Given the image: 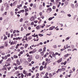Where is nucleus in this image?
<instances>
[{
	"mask_svg": "<svg viewBox=\"0 0 78 78\" xmlns=\"http://www.w3.org/2000/svg\"><path fill=\"white\" fill-rule=\"evenodd\" d=\"M42 51V49L41 48L38 51L39 52H41V51Z\"/></svg>",
	"mask_w": 78,
	"mask_h": 78,
	"instance_id": "42",
	"label": "nucleus"
},
{
	"mask_svg": "<svg viewBox=\"0 0 78 78\" xmlns=\"http://www.w3.org/2000/svg\"><path fill=\"white\" fill-rule=\"evenodd\" d=\"M45 60L46 61V62H47L48 61V60H49V59H48V58H46L45 59Z\"/></svg>",
	"mask_w": 78,
	"mask_h": 78,
	"instance_id": "58",
	"label": "nucleus"
},
{
	"mask_svg": "<svg viewBox=\"0 0 78 78\" xmlns=\"http://www.w3.org/2000/svg\"><path fill=\"white\" fill-rule=\"evenodd\" d=\"M67 16H68V17H71V15H70V14H67Z\"/></svg>",
	"mask_w": 78,
	"mask_h": 78,
	"instance_id": "63",
	"label": "nucleus"
},
{
	"mask_svg": "<svg viewBox=\"0 0 78 78\" xmlns=\"http://www.w3.org/2000/svg\"><path fill=\"white\" fill-rule=\"evenodd\" d=\"M69 56V54H67L66 55H64V57H67Z\"/></svg>",
	"mask_w": 78,
	"mask_h": 78,
	"instance_id": "30",
	"label": "nucleus"
},
{
	"mask_svg": "<svg viewBox=\"0 0 78 78\" xmlns=\"http://www.w3.org/2000/svg\"><path fill=\"white\" fill-rule=\"evenodd\" d=\"M73 73V71H72V70H70L69 73L71 74V73Z\"/></svg>",
	"mask_w": 78,
	"mask_h": 78,
	"instance_id": "38",
	"label": "nucleus"
},
{
	"mask_svg": "<svg viewBox=\"0 0 78 78\" xmlns=\"http://www.w3.org/2000/svg\"><path fill=\"white\" fill-rule=\"evenodd\" d=\"M23 61V60H22V58H20V61H19V59H17L16 60V64L18 65H19L20 64V63H22Z\"/></svg>",
	"mask_w": 78,
	"mask_h": 78,
	"instance_id": "1",
	"label": "nucleus"
},
{
	"mask_svg": "<svg viewBox=\"0 0 78 78\" xmlns=\"http://www.w3.org/2000/svg\"><path fill=\"white\" fill-rule=\"evenodd\" d=\"M16 30H14L13 32V34H15V33H16Z\"/></svg>",
	"mask_w": 78,
	"mask_h": 78,
	"instance_id": "60",
	"label": "nucleus"
},
{
	"mask_svg": "<svg viewBox=\"0 0 78 78\" xmlns=\"http://www.w3.org/2000/svg\"><path fill=\"white\" fill-rule=\"evenodd\" d=\"M26 55H27V57H29L30 56V55H29V54L28 53H27L26 54Z\"/></svg>",
	"mask_w": 78,
	"mask_h": 78,
	"instance_id": "28",
	"label": "nucleus"
},
{
	"mask_svg": "<svg viewBox=\"0 0 78 78\" xmlns=\"http://www.w3.org/2000/svg\"><path fill=\"white\" fill-rule=\"evenodd\" d=\"M67 63V61H66L64 62L63 63V64L64 65H66V64Z\"/></svg>",
	"mask_w": 78,
	"mask_h": 78,
	"instance_id": "44",
	"label": "nucleus"
},
{
	"mask_svg": "<svg viewBox=\"0 0 78 78\" xmlns=\"http://www.w3.org/2000/svg\"><path fill=\"white\" fill-rule=\"evenodd\" d=\"M49 78H52L53 77V75L51 74V73H50L49 74Z\"/></svg>",
	"mask_w": 78,
	"mask_h": 78,
	"instance_id": "15",
	"label": "nucleus"
},
{
	"mask_svg": "<svg viewBox=\"0 0 78 78\" xmlns=\"http://www.w3.org/2000/svg\"><path fill=\"white\" fill-rule=\"evenodd\" d=\"M17 3V1H16L13 3V4H16V3Z\"/></svg>",
	"mask_w": 78,
	"mask_h": 78,
	"instance_id": "51",
	"label": "nucleus"
},
{
	"mask_svg": "<svg viewBox=\"0 0 78 78\" xmlns=\"http://www.w3.org/2000/svg\"><path fill=\"white\" fill-rule=\"evenodd\" d=\"M7 39V37L6 36L3 39V41H5V39Z\"/></svg>",
	"mask_w": 78,
	"mask_h": 78,
	"instance_id": "37",
	"label": "nucleus"
},
{
	"mask_svg": "<svg viewBox=\"0 0 78 78\" xmlns=\"http://www.w3.org/2000/svg\"><path fill=\"white\" fill-rule=\"evenodd\" d=\"M38 20H39L40 22H41V21H42V20L41 19V18H40V17L38 18Z\"/></svg>",
	"mask_w": 78,
	"mask_h": 78,
	"instance_id": "50",
	"label": "nucleus"
},
{
	"mask_svg": "<svg viewBox=\"0 0 78 78\" xmlns=\"http://www.w3.org/2000/svg\"><path fill=\"white\" fill-rule=\"evenodd\" d=\"M14 68L15 70H17V69H18V68L17 67H14Z\"/></svg>",
	"mask_w": 78,
	"mask_h": 78,
	"instance_id": "45",
	"label": "nucleus"
},
{
	"mask_svg": "<svg viewBox=\"0 0 78 78\" xmlns=\"http://www.w3.org/2000/svg\"><path fill=\"white\" fill-rule=\"evenodd\" d=\"M23 26L24 27V28L25 29H27V26H26L25 24H24L23 25Z\"/></svg>",
	"mask_w": 78,
	"mask_h": 78,
	"instance_id": "14",
	"label": "nucleus"
},
{
	"mask_svg": "<svg viewBox=\"0 0 78 78\" xmlns=\"http://www.w3.org/2000/svg\"><path fill=\"white\" fill-rule=\"evenodd\" d=\"M29 72H32V73H33L34 72L33 71H32V70L31 69H30L29 70Z\"/></svg>",
	"mask_w": 78,
	"mask_h": 78,
	"instance_id": "56",
	"label": "nucleus"
},
{
	"mask_svg": "<svg viewBox=\"0 0 78 78\" xmlns=\"http://www.w3.org/2000/svg\"><path fill=\"white\" fill-rule=\"evenodd\" d=\"M29 62H31L33 59V55H31L29 58H28Z\"/></svg>",
	"mask_w": 78,
	"mask_h": 78,
	"instance_id": "2",
	"label": "nucleus"
},
{
	"mask_svg": "<svg viewBox=\"0 0 78 78\" xmlns=\"http://www.w3.org/2000/svg\"><path fill=\"white\" fill-rule=\"evenodd\" d=\"M6 62H11V58H9L6 60Z\"/></svg>",
	"mask_w": 78,
	"mask_h": 78,
	"instance_id": "4",
	"label": "nucleus"
},
{
	"mask_svg": "<svg viewBox=\"0 0 78 78\" xmlns=\"http://www.w3.org/2000/svg\"><path fill=\"white\" fill-rule=\"evenodd\" d=\"M49 56L51 58V59H53V58L52 56L51 55H49Z\"/></svg>",
	"mask_w": 78,
	"mask_h": 78,
	"instance_id": "55",
	"label": "nucleus"
},
{
	"mask_svg": "<svg viewBox=\"0 0 78 78\" xmlns=\"http://www.w3.org/2000/svg\"><path fill=\"white\" fill-rule=\"evenodd\" d=\"M36 76H39V73H37L36 74Z\"/></svg>",
	"mask_w": 78,
	"mask_h": 78,
	"instance_id": "59",
	"label": "nucleus"
},
{
	"mask_svg": "<svg viewBox=\"0 0 78 78\" xmlns=\"http://www.w3.org/2000/svg\"><path fill=\"white\" fill-rule=\"evenodd\" d=\"M23 73L24 75H27V71L25 70H23Z\"/></svg>",
	"mask_w": 78,
	"mask_h": 78,
	"instance_id": "8",
	"label": "nucleus"
},
{
	"mask_svg": "<svg viewBox=\"0 0 78 78\" xmlns=\"http://www.w3.org/2000/svg\"><path fill=\"white\" fill-rule=\"evenodd\" d=\"M42 66H44L45 65V62L44 61L43 62L42 64Z\"/></svg>",
	"mask_w": 78,
	"mask_h": 78,
	"instance_id": "48",
	"label": "nucleus"
},
{
	"mask_svg": "<svg viewBox=\"0 0 78 78\" xmlns=\"http://www.w3.org/2000/svg\"><path fill=\"white\" fill-rule=\"evenodd\" d=\"M75 50H76V51H77V49L76 48H74L73 50L72 51H75Z\"/></svg>",
	"mask_w": 78,
	"mask_h": 78,
	"instance_id": "53",
	"label": "nucleus"
},
{
	"mask_svg": "<svg viewBox=\"0 0 78 78\" xmlns=\"http://www.w3.org/2000/svg\"><path fill=\"white\" fill-rule=\"evenodd\" d=\"M48 75V73H46L45 74V76H47Z\"/></svg>",
	"mask_w": 78,
	"mask_h": 78,
	"instance_id": "39",
	"label": "nucleus"
},
{
	"mask_svg": "<svg viewBox=\"0 0 78 78\" xmlns=\"http://www.w3.org/2000/svg\"><path fill=\"white\" fill-rule=\"evenodd\" d=\"M39 66H37L35 67V69H39Z\"/></svg>",
	"mask_w": 78,
	"mask_h": 78,
	"instance_id": "40",
	"label": "nucleus"
},
{
	"mask_svg": "<svg viewBox=\"0 0 78 78\" xmlns=\"http://www.w3.org/2000/svg\"><path fill=\"white\" fill-rule=\"evenodd\" d=\"M22 67V66H20L18 67V69L19 70Z\"/></svg>",
	"mask_w": 78,
	"mask_h": 78,
	"instance_id": "57",
	"label": "nucleus"
},
{
	"mask_svg": "<svg viewBox=\"0 0 78 78\" xmlns=\"http://www.w3.org/2000/svg\"><path fill=\"white\" fill-rule=\"evenodd\" d=\"M55 18L54 16H53V17H50L48 19V20H51L53 19H54Z\"/></svg>",
	"mask_w": 78,
	"mask_h": 78,
	"instance_id": "12",
	"label": "nucleus"
},
{
	"mask_svg": "<svg viewBox=\"0 0 78 78\" xmlns=\"http://www.w3.org/2000/svg\"><path fill=\"white\" fill-rule=\"evenodd\" d=\"M48 11H50V12H51V11H52V9H51V8H48L47 9V12Z\"/></svg>",
	"mask_w": 78,
	"mask_h": 78,
	"instance_id": "6",
	"label": "nucleus"
},
{
	"mask_svg": "<svg viewBox=\"0 0 78 78\" xmlns=\"http://www.w3.org/2000/svg\"><path fill=\"white\" fill-rule=\"evenodd\" d=\"M41 56H44V52L43 51L41 52L40 53Z\"/></svg>",
	"mask_w": 78,
	"mask_h": 78,
	"instance_id": "20",
	"label": "nucleus"
},
{
	"mask_svg": "<svg viewBox=\"0 0 78 78\" xmlns=\"http://www.w3.org/2000/svg\"><path fill=\"white\" fill-rule=\"evenodd\" d=\"M44 69V67H43V66H41L40 67V70L41 71L43 69Z\"/></svg>",
	"mask_w": 78,
	"mask_h": 78,
	"instance_id": "5",
	"label": "nucleus"
},
{
	"mask_svg": "<svg viewBox=\"0 0 78 78\" xmlns=\"http://www.w3.org/2000/svg\"><path fill=\"white\" fill-rule=\"evenodd\" d=\"M62 71H65V70H66V69L64 68H62Z\"/></svg>",
	"mask_w": 78,
	"mask_h": 78,
	"instance_id": "61",
	"label": "nucleus"
},
{
	"mask_svg": "<svg viewBox=\"0 0 78 78\" xmlns=\"http://www.w3.org/2000/svg\"><path fill=\"white\" fill-rule=\"evenodd\" d=\"M14 44H16V42L12 41L10 44L11 45H14Z\"/></svg>",
	"mask_w": 78,
	"mask_h": 78,
	"instance_id": "7",
	"label": "nucleus"
},
{
	"mask_svg": "<svg viewBox=\"0 0 78 78\" xmlns=\"http://www.w3.org/2000/svg\"><path fill=\"white\" fill-rule=\"evenodd\" d=\"M5 59H7V58H8V56H7L6 55L5 56Z\"/></svg>",
	"mask_w": 78,
	"mask_h": 78,
	"instance_id": "41",
	"label": "nucleus"
},
{
	"mask_svg": "<svg viewBox=\"0 0 78 78\" xmlns=\"http://www.w3.org/2000/svg\"><path fill=\"white\" fill-rule=\"evenodd\" d=\"M53 57H54V58H55L56 57V54H54V52H53V53L52 54Z\"/></svg>",
	"mask_w": 78,
	"mask_h": 78,
	"instance_id": "21",
	"label": "nucleus"
},
{
	"mask_svg": "<svg viewBox=\"0 0 78 78\" xmlns=\"http://www.w3.org/2000/svg\"><path fill=\"white\" fill-rule=\"evenodd\" d=\"M47 62H46L44 66V67L43 68L45 69H47Z\"/></svg>",
	"mask_w": 78,
	"mask_h": 78,
	"instance_id": "10",
	"label": "nucleus"
},
{
	"mask_svg": "<svg viewBox=\"0 0 78 78\" xmlns=\"http://www.w3.org/2000/svg\"><path fill=\"white\" fill-rule=\"evenodd\" d=\"M62 58H61L60 59L57 61V62L58 63H60V62H62Z\"/></svg>",
	"mask_w": 78,
	"mask_h": 78,
	"instance_id": "3",
	"label": "nucleus"
},
{
	"mask_svg": "<svg viewBox=\"0 0 78 78\" xmlns=\"http://www.w3.org/2000/svg\"><path fill=\"white\" fill-rule=\"evenodd\" d=\"M36 51V49H35L33 50V52L35 53Z\"/></svg>",
	"mask_w": 78,
	"mask_h": 78,
	"instance_id": "36",
	"label": "nucleus"
},
{
	"mask_svg": "<svg viewBox=\"0 0 78 78\" xmlns=\"http://www.w3.org/2000/svg\"><path fill=\"white\" fill-rule=\"evenodd\" d=\"M53 48H57V46H56V45H54L53 46Z\"/></svg>",
	"mask_w": 78,
	"mask_h": 78,
	"instance_id": "47",
	"label": "nucleus"
},
{
	"mask_svg": "<svg viewBox=\"0 0 78 78\" xmlns=\"http://www.w3.org/2000/svg\"><path fill=\"white\" fill-rule=\"evenodd\" d=\"M52 9H56V6H53L52 7Z\"/></svg>",
	"mask_w": 78,
	"mask_h": 78,
	"instance_id": "46",
	"label": "nucleus"
},
{
	"mask_svg": "<svg viewBox=\"0 0 78 78\" xmlns=\"http://www.w3.org/2000/svg\"><path fill=\"white\" fill-rule=\"evenodd\" d=\"M1 11H3V7H2L1 9Z\"/></svg>",
	"mask_w": 78,
	"mask_h": 78,
	"instance_id": "52",
	"label": "nucleus"
},
{
	"mask_svg": "<svg viewBox=\"0 0 78 78\" xmlns=\"http://www.w3.org/2000/svg\"><path fill=\"white\" fill-rule=\"evenodd\" d=\"M20 39V37H16V40H19Z\"/></svg>",
	"mask_w": 78,
	"mask_h": 78,
	"instance_id": "27",
	"label": "nucleus"
},
{
	"mask_svg": "<svg viewBox=\"0 0 78 78\" xmlns=\"http://www.w3.org/2000/svg\"><path fill=\"white\" fill-rule=\"evenodd\" d=\"M46 50V47H45L43 48V51L44 52H45V50Z\"/></svg>",
	"mask_w": 78,
	"mask_h": 78,
	"instance_id": "29",
	"label": "nucleus"
},
{
	"mask_svg": "<svg viewBox=\"0 0 78 78\" xmlns=\"http://www.w3.org/2000/svg\"><path fill=\"white\" fill-rule=\"evenodd\" d=\"M72 70L73 72H75V67H74L73 69Z\"/></svg>",
	"mask_w": 78,
	"mask_h": 78,
	"instance_id": "54",
	"label": "nucleus"
},
{
	"mask_svg": "<svg viewBox=\"0 0 78 78\" xmlns=\"http://www.w3.org/2000/svg\"><path fill=\"white\" fill-rule=\"evenodd\" d=\"M3 61V59H2L0 61V64H2V62Z\"/></svg>",
	"mask_w": 78,
	"mask_h": 78,
	"instance_id": "62",
	"label": "nucleus"
},
{
	"mask_svg": "<svg viewBox=\"0 0 78 78\" xmlns=\"http://www.w3.org/2000/svg\"><path fill=\"white\" fill-rule=\"evenodd\" d=\"M13 57L15 59H17L18 58V56L16 55H14Z\"/></svg>",
	"mask_w": 78,
	"mask_h": 78,
	"instance_id": "11",
	"label": "nucleus"
},
{
	"mask_svg": "<svg viewBox=\"0 0 78 78\" xmlns=\"http://www.w3.org/2000/svg\"><path fill=\"white\" fill-rule=\"evenodd\" d=\"M28 44H25L24 48H27L28 47Z\"/></svg>",
	"mask_w": 78,
	"mask_h": 78,
	"instance_id": "22",
	"label": "nucleus"
},
{
	"mask_svg": "<svg viewBox=\"0 0 78 78\" xmlns=\"http://www.w3.org/2000/svg\"><path fill=\"white\" fill-rule=\"evenodd\" d=\"M78 3H77L75 5L76 8H77L78 7Z\"/></svg>",
	"mask_w": 78,
	"mask_h": 78,
	"instance_id": "43",
	"label": "nucleus"
},
{
	"mask_svg": "<svg viewBox=\"0 0 78 78\" xmlns=\"http://www.w3.org/2000/svg\"><path fill=\"white\" fill-rule=\"evenodd\" d=\"M39 55H36V56L35 57V58L36 59H39V58H40Z\"/></svg>",
	"mask_w": 78,
	"mask_h": 78,
	"instance_id": "13",
	"label": "nucleus"
},
{
	"mask_svg": "<svg viewBox=\"0 0 78 78\" xmlns=\"http://www.w3.org/2000/svg\"><path fill=\"white\" fill-rule=\"evenodd\" d=\"M49 30H53V26H52L51 27H50L49 29Z\"/></svg>",
	"mask_w": 78,
	"mask_h": 78,
	"instance_id": "23",
	"label": "nucleus"
},
{
	"mask_svg": "<svg viewBox=\"0 0 78 78\" xmlns=\"http://www.w3.org/2000/svg\"><path fill=\"white\" fill-rule=\"evenodd\" d=\"M31 39H32V37H29L28 38V39L29 40H31Z\"/></svg>",
	"mask_w": 78,
	"mask_h": 78,
	"instance_id": "32",
	"label": "nucleus"
},
{
	"mask_svg": "<svg viewBox=\"0 0 78 78\" xmlns=\"http://www.w3.org/2000/svg\"><path fill=\"white\" fill-rule=\"evenodd\" d=\"M2 70H7V69L6 67H3V68H2Z\"/></svg>",
	"mask_w": 78,
	"mask_h": 78,
	"instance_id": "24",
	"label": "nucleus"
},
{
	"mask_svg": "<svg viewBox=\"0 0 78 78\" xmlns=\"http://www.w3.org/2000/svg\"><path fill=\"white\" fill-rule=\"evenodd\" d=\"M6 47H8V42L7 41H6L5 43Z\"/></svg>",
	"mask_w": 78,
	"mask_h": 78,
	"instance_id": "19",
	"label": "nucleus"
},
{
	"mask_svg": "<svg viewBox=\"0 0 78 78\" xmlns=\"http://www.w3.org/2000/svg\"><path fill=\"white\" fill-rule=\"evenodd\" d=\"M19 45H20L19 44H18L16 47V49H17V48H18L19 47Z\"/></svg>",
	"mask_w": 78,
	"mask_h": 78,
	"instance_id": "17",
	"label": "nucleus"
},
{
	"mask_svg": "<svg viewBox=\"0 0 78 78\" xmlns=\"http://www.w3.org/2000/svg\"><path fill=\"white\" fill-rule=\"evenodd\" d=\"M39 28H40L39 26H38L36 27V29H37V30H38Z\"/></svg>",
	"mask_w": 78,
	"mask_h": 78,
	"instance_id": "33",
	"label": "nucleus"
},
{
	"mask_svg": "<svg viewBox=\"0 0 78 78\" xmlns=\"http://www.w3.org/2000/svg\"><path fill=\"white\" fill-rule=\"evenodd\" d=\"M20 22H23V19L21 18L20 20Z\"/></svg>",
	"mask_w": 78,
	"mask_h": 78,
	"instance_id": "35",
	"label": "nucleus"
},
{
	"mask_svg": "<svg viewBox=\"0 0 78 78\" xmlns=\"http://www.w3.org/2000/svg\"><path fill=\"white\" fill-rule=\"evenodd\" d=\"M50 59H49L48 61H47V63L48 64L49 63H50V62H51V61H50Z\"/></svg>",
	"mask_w": 78,
	"mask_h": 78,
	"instance_id": "25",
	"label": "nucleus"
},
{
	"mask_svg": "<svg viewBox=\"0 0 78 78\" xmlns=\"http://www.w3.org/2000/svg\"><path fill=\"white\" fill-rule=\"evenodd\" d=\"M41 19H44V16H41Z\"/></svg>",
	"mask_w": 78,
	"mask_h": 78,
	"instance_id": "49",
	"label": "nucleus"
},
{
	"mask_svg": "<svg viewBox=\"0 0 78 78\" xmlns=\"http://www.w3.org/2000/svg\"><path fill=\"white\" fill-rule=\"evenodd\" d=\"M30 20L31 21H33V20H34V16L32 17L31 18H30Z\"/></svg>",
	"mask_w": 78,
	"mask_h": 78,
	"instance_id": "9",
	"label": "nucleus"
},
{
	"mask_svg": "<svg viewBox=\"0 0 78 78\" xmlns=\"http://www.w3.org/2000/svg\"><path fill=\"white\" fill-rule=\"evenodd\" d=\"M28 15V13L26 12V13H25V16H27Z\"/></svg>",
	"mask_w": 78,
	"mask_h": 78,
	"instance_id": "64",
	"label": "nucleus"
},
{
	"mask_svg": "<svg viewBox=\"0 0 78 78\" xmlns=\"http://www.w3.org/2000/svg\"><path fill=\"white\" fill-rule=\"evenodd\" d=\"M39 15L40 16H42V12H40L39 13Z\"/></svg>",
	"mask_w": 78,
	"mask_h": 78,
	"instance_id": "34",
	"label": "nucleus"
},
{
	"mask_svg": "<svg viewBox=\"0 0 78 78\" xmlns=\"http://www.w3.org/2000/svg\"><path fill=\"white\" fill-rule=\"evenodd\" d=\"M27 11H29L28 8H27L26 9H25V12H27Z\"/></svg>",
	"mask_w": 78,
	"mask_h": 78,
	"instance_id": "18",
	"label": "nucleus"
},
{
	"mask_svg": "<svg viewBox=\"0 0 78 78\" xmlns=\"http://www.w3.org/2000/svg\"><path fill=\"white\" fill-rule=\"evenodd\" d=\"M21 78H23V77H24V75L23 74V73H22L21 74Z\"/></svg>",
	"mask_w": 78,
	"mask_h": 78,
	"instance_id": "31",
	"label": "nucleus"
},
{
	"mask_svg": "<svg viewBox=\"0 0 78 78\" xmlns=\"http://www.w3.org/2000/svg\"><path fill=\"white\" fill-rule=\"evenodd\" d=\"M38 36H40V37H42L43 36H44V35L40 34H38Z\"/></svg>",
	"mask_w": 78,
	"mask_h": 78,
	"instance_id": "26",
	"label": "nucleus"
},
{
	"mask_svg": "<svg viewBox=\"0 0 78 78\" xmlns=\"http://www.w3.org/2000/svg\"><path fill=\"white\" fill-rule=\"evenodd\" d=\"M33 8L34 9H36V4H34L33 5Z\"/></svg>",
	"mask_w": 78,
	"mask_h": 78,
	"instance_id": "16",
	"label": "nucleus"
}]
</instances>
